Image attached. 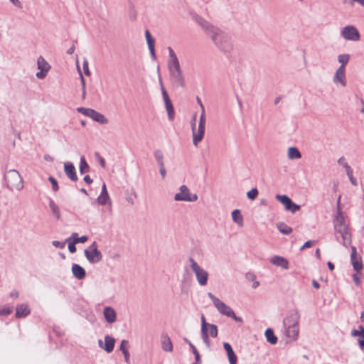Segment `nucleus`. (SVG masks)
<instances>
[{"label":"nucleus","mask_w":364,"mask_h":364,"mask_svg":"<svg viewBox=\"0 0 364 364\" xmlns=\"http://www.w3.org/2000/svg\"><path fill=\"white\" fill-rule=\"evenodd\" d=\"M193 18L220 51L229 53L233 50L234 43L229 33L198 14H195Z\"/></svg>","instance_id":"obj_1"},{"label":"nucleus","mask_w":364,"mask_h":364,"mask_svg":"<svg viewBox=\"0 0 364 364\" xmlns=\"http://www.w3.org/2000/svg\"><path fill=\"white\" fill-rule=\"evenodd\" d=\"M168 50L169 54L168 69L170 80L174 86L184 87L186 86L185 79L177 55L171 47L168 48Z\"/></svg>","instance_id":"obj_2"},{"label":"nucleus","mask_w":364,"mask_h":364,"mask_svg":"<svg viewBox=\"0 0 364 364\" xmlns=\"http://www.w3.org/2000/svg\"><path fill=\"white\" fill-rule=\"evenodd\" d=\"M299 315L296 311L284 320L287 336L293 340H296L299 336Z\"/></svg>","instance_id":"obj_3"},{"label":"nucleus","mask_w":364,"mask_h":364,"mask_svg":"<svg viewBox=\"0 0 364 364\" xmlns=\"http://www.w3.org/2000/svg\"><path fill=\"white\" fill-rule=\"evenodd\" d=\"M7 188L10 191H20L23 188V181L20 173L14 169L9 170L4 175Z\"/></svg>","instance_id":"obj_4"},{"label":"nucleus","mask_w":364,"mask_h":364,"mask_svg":"<svg viewBox=\"0 0 364 364\" xmlns=\"http://www.w3.org/2000/svg\"><path fill=\"white\" fill-rule=\"evenodd\" d=\"M188 261L198 283L202 287L207 285L209 277L208 272L203 269L193 257H189Z\"/></svg>","instance_id":"obj_5"},{"label":"nucleus","mask_w":364,"mask_h":364,"mask_svg":"<svg viewBox=\"0 0 364 364\" xmlns=\"http://www.w3.org/2000/svg\"><path fill=\"white\" fill-rule=\"evenodd\" d=\"M85 256L91 264H96L100 262L102 259V254L98 250L97 245L94 241L87 249L84 251Z\"/></svg>","instance_id":"obj_6"},{"label":"nucleus","mask_w":364,"mask_h":364,"mask_svg":"<svg viewBox=\"0 0 364 364\" xmlns=\"http://www.w3.org/2000/svg\"><path fill=\"white\" fill-rule=\"evenodd\" d=\"M77 111L101 124L108 123V119L101 113L91 108L78 107Z\"/></svg>","instance_id":"obj_7"},{"label":"nucleus","mask_w":364,"mask_h":364,"mask_svg":"<svg viewBox=\"0 0 364 364\" xmlns=\"http://www.w3.org/2000/svg\"><path fill=\"white\" fill-rule=\"evenodd\" d=\"M208 296L211 299V301L213 303V305L220 314L225 315L228 317L231 316V314L233 311V310L229 306H228L223 301L220 300L211 292L208 293Z\"/></svg>","instance_id":"obj_8"},{"label":"nucleus","mask_w":364,"mask_h":364,"mask_svg":"<svg viewBox=\"0 0 364 364\" xmlns=\"http://www.w3.org/2000/svg\"><path fill=\"white\" fill-rule=\"evenodd\" d=\"M180 192L175 194L174 200L176 201L195 202L198 200L196 194H191L186 185H182L179 188Z\"/></svg>","instance_id":"obj_9"},{"label":"nucleus","mask_w":364,"mask_h":364,"mask_svg":"<svg viewBox=\"0 0 364 364\" xmlns=\"http://www.w3.org/2000/svg\"><path fill=\"white\" fill-rule=\"evenodd\" d=\"M276 199L279 200L282 205H284L285 210L295 213L300 210L301 206L294 203L291 199L287 195L277 194L275 196Z\"/></svg>","instance_id":"obj_10"},{"label":"nucleus","mask_w":364,"mask_h":364,"mask_svg":"<svg viewBox=\"0 0 364 364\" xmlns=\"http://www.w3.org/2000/svg\"><path fill=\"white\" fill-rule=\"evenodd\" d=\"M342 37L348 41H358L360 39V35L355 26L348 25L343 28Z\"/></svg>","instance_id":"obj_11"},{"label":"nucleus","mask_w":364,"mask_h":364,"mask_svg":"<svg viewBox=\"0 0 364 364\" xmlns=\"http://www.w3.org/2000/svg\"><path fill=\"white\" fill-rule=\"evenodd\" d=\"M205 111L201 112L199 124L197 131V135L194 136L193 144L197 146L198 143L203 139L204 134H205Z\"/></svg>","instance_id":"obj_12"},{"label":"nucleus","mask_w":364,"mask_h":364,"mask_svg":"<svg viewBox=\"0 0 364 364\" xmlns=\"http://www.w3.org/2000/svg\"><path fill=\"white\" fill-rule=\"evenodd\" d=\"M115 344V339L107 335L105 336V343L103 344V342L102 340L98 341V345L99 346L104 349L107 353H112L114 350Z\"/></svg>","instance_id":"obj_13"},{"label":"nucleus","mask_w":364,"mask_h":364,"mask_svg":"<svg viewBox=\"0 0 364 364\" xmlns=\"http://www.w3.org/2000/svg\"><path fill=\"white\" fill-rule=\"evenodd\" d=\"M350 260L353 269L358 272L363 269V262L360 256L357 255L356 248L351 247Z\"/></svg>","instance_id":"obj_14"},{"label":"nucleus","mask_w":364,"mask_h":364,"mask_svg":"<svg viewBox=\"0 0 364 364\" xmlns=\"http://www.w3.org/2000/svg\"><path fill=\"white\" fill-rule=\"evenodd\" d=\"M333 81L335 84L340 83L343 87L346 86L345 68L338 67L333 77Z\"/></svg>","instance_id":"obj_15"},{"label":"nucleus","mask_w":364,"mask_h":364,"mask_svg":"<svg viewBox=\"0 0 364 364\" xmlns=\"http://www.w3.org/2000/svg\"><path fill=\"white\" fill-rule=\"evenodd\" d=\"M64 171L66 176L72 181H77L78 178L76 174L75 168L73 163L71 162H65L64 163Z\"/></svg>","instance_id":"obj_16"},{"label":"nucleus","mask_w":364,"mask_h":364,"mask_svg":"<svg viewBox=\"0 0 364 364\" xmlns=\"http://www.w3.org/2000/svg\"><path fill=\"white\" fill-rule=\"evenodd\" d=\"M336 234L341 235L342 238L341 242L345 247H348L351 243V235L349 232L348 227L336 231Z\"/></svg>","instance_id":"obj_17"},{"label":"nucleus","mask_w":364,"mask_h":364,"mask_svg":"<svg viewBox=\"0 0 364 364\" xmlns=\"http://www.w3.org/2000/svg\"><path fill=\"white\" fill-rule=\"evenodd\" d=\"M346 228H348V225L346 223L345 218L343 215L341 211L338 210L337 215L334 220L335 232L339 230L340 229H343Z\"/></svg>","instance_id":"obj_18"},{"label":"nucleus","mask_w":364,"mask_h":364,"mask_svg":"<svg viewBox=\"0 0 364 364\" xmlns=\"http://www.w3.org/2000/svg\"><path fill=\"white\" fill-rule=\"evenodd\" d=\"M104 317L106 321L109 323H112L116 321L117 316L114 309L110 306H106L103 311Z\"/></svg>","instance_id":"obj_19"},{"label":"nucleus","mask_w":364,"mask_h":364,"mask_svg":"<svg viewBox=\"0 0 364 364\" xmlns=\"http://www.w3.org/2000/svg\"><path fill=\"white\" fill-rule=\"evenodd\" d=\"M271 263L275 266L281 267L284 269H289V262L288 260L281 256L275 255L272 257Z\"/></svg>","instance_id":"obj_20"},{"label":"nucleus","mask_w":364,"mask_h":364,"mask_svg":"<svg viewBox=\"0 0 364 364\" xmlns=\"http://www.w3.org/2000/svg\"><path fill=\"white\" fill-rule=\"evenodd\" d=\"M223 347L225 351L227 352V355L228 357L230 364H237V358L235 355L231 345L228 343H224Z\"/></svg>","instance_id":"obj_21"},{"label":"nucleus","mask_w":364,"mask_h":364,"mask_svg":"<svg viewBox=\"0 0 364 364\" xmlns=\"http://www.w3.org/2000/svg\"><path fill=\"white\" fill-rule=\"evenodd\" d=\"M72 272L74 277L80 280L84 279L86 276L85 269L77 264H73Z\"/></svg>","instance_id":"obj_22"},{"label":"nucleus","mask_w":364,"mask_h":364,"mask_svg":"<svg viewBox=\"0 0 364 364\" xmlns=\"http://www.w3.org/2000/svg\"><path fill=\"white\" fill-rule=\"evenodd\" d=\"M161 348L166 352L173 351V343L167 334L161 336Z\"/></svg>","instance_id":"obj_23"},{"label":"nucleus","mask_w":364,"mask_h":364,"mask_svg":"<svg viewBox=\"0 0 364 364\" xmlns=\"http://www.w3.org/2000/svg\"><path fill=\"white\" fill-rule=\"evenodd\" d=\"M31 311L28 306L26 304H21L16 306V317L23 318L27 316L30 314Z\"/></svg>","instance_id":"obj_24"},{"label":"nucleus","mask_w":364,"mask_h":364,"mask_svg":"<svg viewBox=\"0 0 364 364\" xmlns=\"http://www.w3.org/2000/svg\"><path fill=\"white\" fill-rule=\"evenodd\" d=\"M264 335H265L267 341L269 343L274 345L277 343V341H278L277 337L274 335V333L272 328H267L265 331Z\"/></svg>","instance_id":"obj_25"},{"label":"nucleus","mask_w":364,"mask_h":364,"mask_svg":"<svg viewBox=\"0 0 364 364\" xmlns=\"http://www.w3.org/2000/svg\"><path fill=\"white\" fill-rule=\"evenodd\" d=\"M37 65H38V68L42 71L48 72V70L50 68V65L47 63V61L42 56H39L38 58Z\"/></svg>","instance_id":"obj_26"},{"label":"nucleus","mask_w":364,"mask_h":364,"mask_svg":"<svg viewBox=\"0 0 364 364\" xmlns=\"http://www.w3.org/2000/svg\"><path fill=\"white\" fill-rule=\"evenodd\" d=\"M288 158L291 160L301 158V154L296 147L291 146L288 149Z\"/></svg>","instance_id":"obj_27"},{"label":"nucleus","mask_w":364,"mask_h":364,"mask_svg":"<svg viewBox=\"0 0 364 364\" xmlns=\"http://www.w3.org/2000/svg\"><path fill=\"white\" fill-rule=\"evenodd\" d=\"M49 208L52 211L53 215L55 217L57 220L60 218V213L58 206L55 204L53 199H50L49 200Z\"/></svg>","instance_id":"obj_28"},{"label":"nucleus","mask_w":364,"mask_h":364,"mask_svg":"<svg viewBox=\"0 0 364 364\" xmlns=\"http://www.w3.org/2000/svg\"><path fill=\"white\" fill-rule=\"evenodd\" d=\"M277 228L284 235H289L292 232V228L283 222L278 223Z\"/></svg>","instance_id":"obj_29"},{"label":"nucleus","mask_w":364,"mask_h":364,"mask_svg":"<svg viewBox=\"0 0 364 364\" xmlns=\"http://www.w3.org/2000/svg\"><path fill=\"white\" fill-rule=\"evenodd\" d=\"M164 103H165V106H166V109L167 111L168 119L170 120H173L174 118V109H173V106L172 105L171 99L167 101H164Z\"/></svg>","instance_id":"obj_30"},{"label":"nucleus","mask_w":364,"mask_h":364,"mask_svg":"<svg viewBox=\"0 0 364 364\" xmlns=\"http://www.w3.org/2000/svg\"><path fill=\"white\" fill-rule=\"evenodd\" d=\"M154 156L158 166L164 165V154L161 150L156 149L154 151Z\"/></svg>","instance_id":"obj_31"},{"label":"nucleus","mask_w":364,"mask_h":364,"mask_svg":"<svg viewBox=\"0 0 364 364\" xmlns=\"http://www.w3.org/2000/svg\"><path fill=\"white\" fill-rule=\"evenodd\" d=\"M79 169H80V173L81 174H82V173H84L85 172H88L89 171L90 167H89V165H88V164L87 163V161L85 160V156H81L80 157Z\"/></svg>","instance_id":"obj_32"},{"label":"nucleus","mask_w":364,"mask_h":364,"mask_svg":"<svg viewBox=\"0 0 364 364\" xmlns=\"http://www.w3.org/2000/svg\"><path fill=\"white\" fill-rule=\"evenodd\" d=\"M232 220L238 225H241L242 224V216L239 210L236 209L232 212Z\"/></svg>","instance_id":"obj_33"},{"label":"nucleus","mask_w":364,"mask_h":364,"mask_svg":"<svg viewBox=\"0 0 364 364\" xmlns=\"http://www.w3.org/2000/svg\"><path fill=\"white\" fill-rule=\"evenodd\" d=\"M350 58L349 54H341L338 56V61L341 63L339 67L345 68L346 65L348 64Z\"/></svg>","instance_id":"obj_34"},{"label":"nucleus","mask_w":364,"mask_h":364,"mask_svg":"<svg viewBox=\"0 0 364 364\" xmlns=\"http://www.w3.org/2000/svg\"><path fill=\"white\" fill-rule=\"evenodd\" d=\"M359 330L353 329L351 331V336L353 337H359V338H364V327L359 326Z\"/></svg>","instance_id":"obj_35"},{"label":"nucleus","mask_w":364,"mask_h":364,"mask_svg":"<svg viewBox=\"0 0 364 364\" xmlns=\"http://www.w3.org/2000/svg\"><path fill=\"white\" fill-rule=\"evenodd\" d=\"M77 233L73 232L71 235V237L74 238V243H84L88 240V237L86 235L81 236L77 237Z\"/></svg>","instance_id":"obj_36"},{"label":"nucleus","mask_w":364,"mask_h":364,"mask_svg":"<svg viewBox=\"0 0 364 364\" xmlns=\"http://www.w3.org/2000/svg\"><path fill=\"white\" fill-rule=\"evenodd\" d=\"M201 336L204 343L206 345L207 348L210 347V341L208 336V331H201Z\"/></svg>","instance_id":"obj_37"},{"label":"nucleus","mask_w":364,"mask_h":364,"mask_svg":"<svg viewBox=\"0 0 364 364\" xmlns=\"http://www.w3.org/2000/svg\"><path fill=\"white\" fill-rule=\"evenodd\" d=\"M258 193V190L254 188L247 193V196L250 200H255L257 197Z\"/></svg>","instance_id":"obj_38"},{"label":"nucleus","mask_w":364,"mask_h":364,"mask_svg":"<svg viewBox=\"0 0 364 364\" xmlns=\"http://www.w3.org/2000/svg\"><path fill=\"white\" fill-rule=\"evenodd\" d=\"M208 328H210V335L213 338H216L218 336V327L215 324H209Z\"/></svg>","instance_id":"obj_39"},{"label":"nucleus","mask_w":364,"mask_h":364,"mask_svg":"<svg viewBox=\"0 0 364 364\" xmlns=\"http://www.w3.org/2000/svg\"><path fill=\"white\" fill-rule=\"evenodd\" d=\"M196 117H197V114H194L193 115V118H192V120H191V129H192V132H193V140L194 139V136L197 135V132L196 131Z\"/></svg>","instance_id":"obj_40"},{"label":"nucleus","mask_w":364,"mask_h":364,"mask_svg":"<svg viewBox=\"0 0 364 364\" xmlns=\"http://www.w3.org/2000/svg\"><path fill=\"white\" fill-rule=\"evenodd\" d=\"M159 82H160V85H161V93H162L164 100L167 101V100H170L168 92L166 90V89L164 88L161 78L159 79Z\"/></svg>","instance_id":"obj_41"},{"label":"nucleus","mask_w":364,"mask_h":364,"mask_svg":"<svg viewBox=\"0 0 364 364\" xmlns=\"http://www.w3.org/2000/svg\"><path fill=\"white\" fill-rule=\"evenodd\" d=\"M48 181L51 183L52 184V188L54 191H57L58 189H59V186H58V181L53 177V176H49L48 178Z\"/></svg>","instance_id":"obj_42"},{"label":"nucleus","mask_w":364,"mask_h":364,"mask_svg":"<svg viewBox=\"0 0 364 364\" xmlns=\"http://www.w3.org/2000/svg\"><path fill=\"white\" fill-rule=\"evenodd\" d=\"M145 36L148 46H150V45H154V40L152 38L151 33L148 30L145 32Z\"/></svg>","instance_id":"obj_43"},{"label":"nucleus","mask_w":364,"mask_h":364,"mask_svg":"<svg viewBox=\"0 0 364 364\" xmlns=\"http://www.w3.org/2000/svg\"><path fill=\"white\" fill-rule=\"evenodd\" d=\"M13 311L12 307H5L0 309L1 316H8Z\"/></svg>","instance_id":"obj_44"},{"label":"nucleus","mask_w":364,"mask_h":364,"mask_svg":"<svg viewBox=\"0 0 364 364\" xmlns=\"http://www.w3.org/2000/svg\"><path fill=\"white\" fill-rule=\"evenodd\" d=\"M109 197L107 196V197H105V196L100 195L98 196L97 200V203L100 205H105L107 202V200H109Z\"/></svg>","instance_id":"obj_45"},{"label":"nucleus","mask_w":364,"mask_h":364,"mask_svg":"<svg viewBox=\"0 0 364 364\" xmlns=\"http://www.w3.org/2000/svg\"><path fill=\"white\" fill-rule=\"evenodd\" d=\"M210 323H208L205 321V318L203 314L201 316V331H208L207 328L209 326Z\"/></svg>","instance_id":"obj_46"},{"label":"nucleus","mask_w":364,"mask_h":364,"mask_svg":"<svg viewBox=\"0 0 364 364\" xmlns=\"http://www.w3.org/2000/svg\"><path fill=\"white\" fill-rule=\"evenodd\" d=\"M52 245L57 248L63 249L65 247V242H60L58 240H53Z\"/></svg>","instance_id":"obj_47"},{"label":"nucleus","mask_w":364,"mask_h":364,"mask_svg":"<svg viewBox=\"0 0 364 364\" xmlns=\"http://www.w3.org/2000/svg\"><path fill=\"white\" fill-rule=\"evenodd\" d=\"M127 345H128V341L127 340H122L121 343H120L119 350L122 352H124V351L128 350Z\"/></svg>","instance_id":"obj_48"},{"label":"nucleus","mask_w":364,"mask_h":364,"mask_svg":"<svg viewBox=\"0 0 364 364\" xmlns=\"http://www.w3.org/2000/svg\"><path fill=\"white\" fill-rule=\"evenodd\" d=\"M315 243H316L315 240H308L301 246L300 250H303L306 248H309V247H311L313 245H314Z\"/></svg>","instance_id":"obj_49"},{"label":"nucleus","mask_w":364,"mask_h":364,"mask_svg":"<svg viewBox=\"0 0 364 364\" xmlns=\"http://www.w3.org/2000/svg\"><path fill=\"white\" fill-rule=\"evenodd\" d=\"M95 156L97 158L98 161H99L100 164L101 165V166L105 168V165H106L105 159L102 156H101L100 155V154L97 152L95 153Z\"/></svg>","instance_id":"obj_50"},{"label":"nucleus","mask_w":364,"mask_h":364,"mask_svg":"<svg viewBox=\"0 0 364 364\" xmlns=\"http://www.w3.org/2000/svg\"><path fill=\"white\" fill-rule=\"evenodd\" d=\"M338 163L341 165L345 169L346 168V167H348L349 165L348 164L347 162H346V159L343 156H341L338 159Z\"/></svg>","instance_id":"obj_51"},{"label":"nucleus","mask_w":364,"mask_h":364,"mask_svg":"<svg viewBox=\"0 0 364 364\" xmlns=\"http://www.w3.org/2000/svg\"><path fill=\"white\" fill-rule=\"evenodd\" d=\"M76 243H74V241L73 240L71 242H69L68 244V250L70 252L75 253L76 252Z\"/></svg>","instance_id":"obj_52"},{"label":"nucleus","mask_w":364,"mask_h":364,"mask_svg":"<svg viewBox=\"0 0 364 364\" xmlns=\"http://www.w3.org/2000/svg\"><path fill=\"white\" fill-rule=\"evenodd\" d=\"M83 70H84V73L86 75H90V72L88 68V62L86 60H85L83 62Z\"/></svg>","instance_id":"obj_53"},{"label":"nucleus","mask_w":364,"mask_h":364,"mask_svg":"<svg viewBox=\"0 0 364 364\" xmlns=\"http://www.w3.org/2000/svg\"><path fill=\"white\" fill-rule=\"evenodd\" d=\"M159 172H160V174H161L162 178H164L166 177V168H165V165L159 166Z\"/></svg>","instance_id":"obj_54"},{"label":"nucleus","mask_w":364,"mask_h":364,"mask_svg":"<svg viewBox=\"0 0 364 364\" xmlns=\"http://www.w3.org/2000/svg\"><path fill=\"white\" fill-rule=\"evenodd\" d=\"M229 317L232 318L237 322L242 323L243 321L242 318L241 317L237 316L234 311L232 312L231 316H230Z\"/></svg>","instance_id":"obj_55"},{"label":"nucleus","mask_w":364,"mask_h":364,"mask_svg":"<svg viewBox=\"0 0 364 364\" xmlns=\"http://www.w3.org/2000/svg\"><path fill=\"white\" fill-rule=\"evenodd\" d=\"M77 68H78V71H79V74H80V81H81V84H82V89H85V78L80 70V68L77 66Z\"/></svg>","instance_id":"obj_56"},{"label":"nucleus","mask_w":364,"mask_h":364,"mask_svg":"<svg viewBox=\"0 0 364 364\" xmlns=\"http://www.w3.org/2000/svg\"><path fill=\"white\" fill-rule=\"evenodd\" d=\"M192 352L194 354L195 359H196V362L197 363H200L201 362L200 356V354H199L198 350L197 349H194Z\"/></svg>","instance_id":"obj_57"},{"label":"nucleus","mask_w":364,"mask_h":364,"mask_svg":"<svg viewBox=\"0 0 364 364\" xmlns=\"http://www.w3.org/2000/svg\"><path fill=\"white\" fill-rule=\"evenodd\" d=\"M48 73V72L40 70L39 72H38V73L36 74V76L38 79H43V78L46 76V73Z\"/></svg>","instance_id":"obj_58"},{"label":"nucleus","mask_w":364,"mask_h":364,"mask_svg":"<svg viewBox=\"0 0 364 364\" xmlns=\"http://www.w3.org/2000/svg\"><path fill=\"white\" fill-rule=\"evenodd\" d=\"M149 49L151 58L153 59H156V56L155 50H154V45H150V46H149Z\"/></svg>","instance_id":"obj_59"},{"label":"nucleus","mask_w":364,"mask_h":364,"mask_svg":"<svg viewBox=\"0 0 364 364\" xmlns=\"http://www.w3.org/2000/svg\"><path fill=\"white\" fill-rule=\"evenodd\" d=\"M100 195L105 196V197H107V196H109V194L107 193V191L106 185H105V183L102 184V191H101V194Z\"/></svg>","instance_id":"obj_60"},{"label":"nucleus","mask_w":364,"mask_h":364,"mask_svg":"<svg viewBox=\"0 0 364 364\" xmlns=\"http://www.w3.org/2000/svg\"><path fill=\"white\" fill-rule=\"evenodd\" d=\"M123 355H124V360H125V362L127 363V364H129V350H127V351H124V352H122Z\"/></svg>","instance_id":"obj_61"},{"label":"nucleus","mask_w":364,"mask_h":364,"mask_svg":"<svg viewBox=\"0 0 364 364\" xmlns=\"http://www.w3.org/2000/svg\"><path fill=\"white\" fill-rule=\"evenodd\" d=\"M14 6L18 8H21L22 5L19 0H9Z\"/></svg>","instance_id":"obj_62"},{"label":"nucleus","mask_w":364,"mask_h":364,"mask_svg":"<svg viewBox=\"0 0 364 364\" xmlns=\"http://www.w3.org/2000/svg\"><path fill=\"white\" fill-rule=\"evenodd\" d=\"M358 343L360 348L364 350V338H358Z\"/></svg>","instance_id":"obj_63"},{"label":"nucleus","mask_w":364,"mask_h":364,"mask_svg":"<svg viewBox=\"0 0 364 364\" xmlns=\"http://www.w3.org/2000/svg\"><path fill=\"white\" fill-rule=\"evenodd\" d=\"M84 181L85 183H87V184H91L92 183V179L90 178V176L88 175H86L84 178H83Z\"/></svg>","instance_id":"obj_64"}]
</instances>
